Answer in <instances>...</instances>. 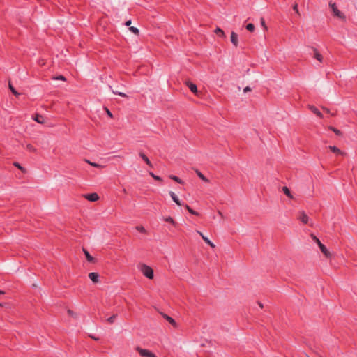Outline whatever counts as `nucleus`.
Returning <instances> with one entry per match:
<instances>
[{"mask_svg": "<svg viewBox=\"0 0 357 357\" xmlns=\"http://www.w3.org/2000/svg\"><path fill=\"white\" fill-rule=\"evenodd\" d=\"M311 237L314 240V241L317 243L321 252L326 256V257L329 258L331 257V253L328 250L324 244H322L319 239L313 234H311Z\"/></svg>", "mask_w": 357, "mask_h": 357, "instance_id": "f257e3e1", "label": "nucleus"}, {"mask_svg": "<svg viewBox=\"0 0 357 357\" xmlns=\"http://www.w3.org/2000/svg\"><path fill=\"white\" fill-rule=\"evenodd\" d=\"M329 6H330V8L332 10V12H333L334 16L338 17L339 19H341V20L345 21V20H346L345 15H344V13H342L341 11H340L338 10L335 3L330 2L329 3Z\"/></svg>", "mask_w": 357, "mask_h": 357, "instance_id": "f03ea898", "label": "nucleus"}, {"mask_svg": "<svg viewBox=\"0 0 357 357\" xmlns=\"http://www.w3.org/2000/svg\"><path fill=\"white\" fill-rule=\"evenodd\" d=\"M140 271L142 273V274L144 276H146V278H148L149 279L153 278V276H154L153 271L150 266H149L146 264H142L140 268Z\"/></svg>", "mask_w": 357, "mask_h": 357, "instance_id": "7ed1b4c3", "label": "nucleus"}, {"mask_svg": "<svg viewBox=\"0 0 357 357\" xmlns=\"http://www.w3.org/2000/svg\"><path fill=\"white\" fill-rule=\"evenodd\" d=\"M136 350L142 357H157L152 351L148 349L137 347H136Z\"/></svg>", "mask_w": 357, "mask_h": 357, "instance_id": "20e7f679", "label": "nucleus"}, {"mask_svg": "<svg viewBox=\"0 0 357 357\" xmlns=\"http://www.w3.org/2000/svg\"><path fill=\"white\" fill-rule=\"evenodd\" d=\"M197 234L200 235V236L202 238V239L204 241V242L208 244L210 247L212 248H214L215 247V244L211 242L206 236H205L201 231H196Z\"/></svg>", "mask_w": 357, "mask_h": 357, "instance_id": "39448f33", "label": "nucleus"}, {"mask_svg": "<svg viewBox=\"0 0 357 357\" xmlns=\"http://www.w3.org/2000/svg\"><path fill=\"white\" fill-rule=\"evenodd\" d=\"M298 219L300 220L303 224H307L309 221V218L304 211L299 213Z\"/></svg>", "mask_w": 357, "mask_h": 357, "instance_id": "423d86ee", "label": "nucleus"}, {"mask_svg": "<svg viewBox=\"0 0 357 357\" xmlns=\"http://www.w3.org/2000/svg\"><path fill=\"white\" fill-rule=\"evenodd\" d=\"M85 197L87 200L90 202H96L99 199V197L97 193H91L85 195Z\"/></svg>", "mask_w": 357, "mask_h": 357, "instance_id": "0eeeda50", "label": "nucleus"}, {"mask_svg": "<svg viewBox=\"0 0 357 357\" xmlns=\"http://www.w3.org/2000/svg\"><path fill=\"white\" fill-rule=\"evenodd\" d=\"M169 195L172 200L178 205V206H183V204L180 202L178 197L177 195L172 191L169 192Z\"/></svg>", "mask_w": 357, "mask_h": 357, "instance_id": "6e6552de", "label": "nucleus"}, {"mask_svg": "<svg viewBox=\"0 0 357 357\" xmlns=\"http://www.w3.org/2000/svg\"><path fill=\"white\" fill-rule=\"evenodd\" d=\"M89 278L94 283H98L99 281V274L96 272H92L89 274Z\"/></svg>", "mask_w": 357, "mask_h": 357, "instance_id": "1a4fd4ad", "label": "nucleus"}, {"mask_svg": "<svg viewBox=\"0 0 357 357\" xmlns=\"http://www.w3.org/2000/svg\"><path fill=\"white\" fill-rule=\"evenodd\" d=\"M231 42L235 47L238 46V35L234 31H232L231 33Z\"/></svg>", "mask_w": 357, "mask_h": 357, "instance_id": "9d476101", "label": "nucleus"}, {"mask_svg": "<svg viewBox=\"0 0 357 357\" xmlns=\"http://www.w3.org/2000/svg\"><path fill=\"white\" fill-rule=\"evenodd\" d=\"M186 85L188 86V87L190 89V90L195 94H197L198 91H197V87L196 86V84L190 82H186Z\"/></svg>", "mask_w": 357, "mask_h": 357, "instance_id": "9b49d317", "label": "nucleus"}, {"mask_svg": "<svg viewBox=\"0 0 357 357\" xmlns=\"http://www.w3.org/2000/svg\"><path fill=\"white\" fill-rule=\"evenodd\" d=\"M309 109L314 114H316L318 117H319V118H322L323 117V115H322L321 112L316 107H314V105H309Z\"/></svg>", "mask_w": 357, "mask_h": 357, "instance_id": "f8f14e48", "label": "nucleus"}, {"mask_svg": "<svg viewBox=\"0 0 357 357\" xmlns=\"http://www.w3.org/2000/svg\"><path fill=\"white\" fill-rule=\"evenodd\" d=\"M162 315V317L169 322L174 327H176L177 324L175 321V320L172 318L171 317H169V315L166 314H163L162 313L161 314Z\"/></svg>", "mask_w": 357, "mask_h": 357, "instance_id": "ddd939ff", "label": "nucleus"}, {"mask_svg": "<svg viewBox=\"0 0 357 357\" xmlns=\"http://www.w3.org/2000/svg\"><path fill=\"white\" fill-rule=\"evenodd\" d=\"M83 252L86 257V259L89 262H91V263H95V261L96 259H94L93 257H92L89 252L84 248H83Z\"/></svg>", "mask_w": 357, "mask_h": 357, "instance_id": "4468645a", "label": "nucleus"}, {"mask_svg": "<svg viewBox=\"0 0 357 357\" xmlns=\"http://www.w3.org/2000/svg\"><path fill=\"white\" fill-rule=\"evenodd\" d=\"M139 156L150 167H153L152 163L144 153H139Z\"/></svg>", "mask_w": 357, "mask_h": 357, "instance_id": "2eb2a0df", "label": "nucleus"}, {"mask_svg": "<svg viewBox=\"0 0 357 357\" xmlns=\"http://www.w3.org/2000/svg\"><path fill=\"white\" fill-rule=\"evenodd\" d=\"M329 149L334 153H336L337 155H343V152L338 149L337 146H329Z\"/></svg>", "mask_w": 357, "mask_h": 357, "instance_id": "dca6fc26", "label": "nucleus"}, {"mask_svg": "<svg viewBox=\"0 0 357 357\" xmlns=\"http://www.w3.org/2000/svg\"><path fill=\"white\" fill-rule=\"evenodd\" d=\"M33 119L40 124H43L45 123L44 117L38 114H36Z\"/></svg>", "mask_w": 357, "mask_h": 357, "instance_id": "f3484780", "label": "nucleus"}, {"mask_svg": "<svg viewBox=\"0 0 357 357\" xmlns=\"http://www.w3.org/2000/svg\"><path fill=\"white\" fill-rule=\"evenodd\" d=\"M314 58L317 59L319 62H322L323 61L322 55L317 51V49H314Z\"/></svg>", "mask_w": 357, "mask_h": 357, "instance_id": "a211bd4d", "label": "nucleus"}, {"mask_svg": "<svg viewBox=\"0 0 357 357\" xmlns=\"http://www.w3.org/2000/svg\"><path fill=\"white\" fill-rule=\"evenodd\" d=\"M283 192L289 198L292 199L293 196L291 195V193L289 190V189L287 186H284L282 188Z\"/></svg>", "mask_w": 357, "mask_h": 357, "instance_id": "6ab92c4d", "label": "nucleus"}, {"mask_svg": "<svg viewBox=\"0 0 357 357\" xmlns=\"http://www.w3.org/2000/svg\"><path fill=\"white\" fill-rule=\"evenodd\" d=\"M8 86L13 94H14L16 97H18L20 96V93H18L15 89L13 86V85L9 82Z\"/></svg>", "mask_w": 357, "mask_h": 357, "instance_id": "aec40b11", "label": "nucleus"}, {"mask_svg": "<svg viewBox=\"0 0 357 357\" xmlns=\"http://www.w3.org/2000/svg\"><path fill=\"white\" fill-rule=\"evenodd\" d=\"M197 176L204 182H209V180L204 175L202 174L199 171L197 170Z\"/></svg>", "mask_w": 357, "mask_h": 357, "instance_id": "412c9836", "label": "nucleus"}, {"mask_svg": "<svg viewBox=\"0 0 357 357\" xmlns=\"http://www.w3.org/2000/svg\"><path fill=\"white\" fill-rule=\"evenodd\" d=\"M169 178L172 180H174V181L177 182L178 183H180V184H182L183 183V181L178 176H174V175H170L169 176Z\"/></svg>", "mask_w": 357, "mask_h": 357, "instance_id": "4be33fe9", "label": "nucleus"}, {"mask_svg": "<svg viewBox=\"0 0 357 357\" xmlns=\"http://www.w3.org/2000/svg\"><path fill=\"white\" fill-rule=\"evenodd\" d=\"M164 220H165V222H169L170 224H172V225H174V226H176V222L174 220V219H173L172 217H170V216L165 218L164 219Z\"/></svg>", "mask_w": 357, "mask_h": 357, "instance_id": "5701e85b", "label": "nucleus"}, {"mask_svg": "<svg viewBox=\"0 0 357 357\" xmlns=\"http://www.w3.org/2000/svg\"><path fill=\"white\" fill-rule=\"evenodd\" d=\"M135 229H136V230H137L138 231H139V232H141L142 234H146L147 233V231L146 230V229L143 226H141V225L137 226V227H135Z\"/></svg>", "mask_w": 357, "mask_h": 357, "instance_id": "b1692460", "label": "nucleus"}, {"mask_svg": "<svg viewBox=\"0 0 357 357\" xmlns=\"http://www.w3.org/2000/svg\"><path fill=\"white\" fill-rule=\"evenodd\" d=\"M215 33L220 37L225 36V33L220 28H216Z\"/></svg>", "mask_w": 357, "mask_h": 357, "instance_id": "393cba45", "label": "nucleus"}, {"mask_svg": "<svg viewBox=\"0 0 357 357\" xmlns=\"http://www.w3.org/2000/svg\"><path fill=\"white\" fill-rule=\"evenodd\" d=\"M329 129L331 130L332 131H333L335 132V135H338V136H340L342 135V132L338 130V129H336L332 126L329 127Z\"/></svg>", "mask_w": 357, "mask_h": 357, "instance_id": "a878e982", "label": "nucleus"}, {"mask_svg": "<svg viewBox=\"0 0 357 357\" xmlns=\"http://www.w3.org/2000/svg\"><path fill=\"white\" fill-rule=\"evenodd\" d=\"M246 29L250 32H252L255 31V25L252 23H250L246 25Z\"/></svg>", "mask_w": 357, "mask_h": 357, "instance_id": "bb28decb", "label": "nucleus"}, {"mask_svg": "<svg viewBox=\"0 0 357 357\" xmlns=\"http://www.w3.org/2000/svg\"><path fill=\"white\" fill-rule=\"evenodd\" d=\"M116 317H117V314H113L112 316H111L110 317H109L107 319V321L109 323V324H113L116 319Z\"/></svg>", "mask_w": 357, "mask_h": 357, "instance_id": "cd10ccee", "label": "nucleus"}, {"mask_svg": "<svg viewBox=\"0 0 357 357\" xmlns=\"http://www.w3.org/2000/svg\"><path fill=\"white\" fill-rule=\"evenodd\" d=\"M26 149L30 152H35L36 151V149L30 144H26Z\"/></svg>", "mask_w": 357, "mask_h": 357, "instance_id": "c85d7f7f", "label": "nucleus"}, {"mask_svg": "<svg viewBox=\"0 0 357 357\" xmlns=\"http://www.w3.org/2000/svg\"><path fill=\"white\" fill-rule=\"evenodd\" d=\"M149 175L152 176L155 180L162 181V179L159 176L155 175L153 172H150Z\"/></svg>", "mask_w": 357, "mask_h": 357, "instance_id": "c756f323", "label": "nucleus"}, {"mask_svg": "<svg viewBox=\"0 0 357 357\" xmlns=\"http://www.w3.org/2000/svg\"><path fill=\"white\" fill-rule=\"evenodd\" d=\"M130 31H132L135 35H139V31L137 27L131 26L129 28Z\"/></svg>", "mask_w": 357, "mask_h": 357, "instance_id": "7c9ffc66", "label": "nucleus"}, {"mask_svg": "<svg viewBox=\"0 0 357 357\" xmlns=\"http://www.w3.org/2000/svg\"><path fill=\"white\" fill-rule=\"evenodd\" d=\"M112 91L114 94H116V95H119L121 97H127V95L123 92H120V91H114L112 89Z\"/></svg>", "mask_w": 357, "mask_h": 357, "instance_id": "2f4dec72", "label": "nucleus"}, {"mask_svg": "<svg viewBox=\"0 0 357 357\" xmlns=\"http://www.w3.org/2000/svg\"><path fill=\"white\" fill-rule=\"evenodd\" d=\"M293 10L296 13V14L300 16L301 14H300V12L298 10V3H294V5L293 6Z\"/></svg>", "mask_w": 357, "mask_h": 357, "instance_id": "473e14b6", "label": "nucleus"}, {"mask_svg": "<svg viewBox=\"0 0 357 357\" xmlns=\"http://www.w3.org/2000/svg\"><path fill=\"white\" fill-rule=\"evenodd\" d=\"M260 22H261V25L264 27V29L265 30H266L267 29V26H266L265 20H264V19L263 17L261 18Z\"/></svg>", "mask_w": 357, "mask_h": 357, "instance_id": "72a5a7b5", "label": "nucleus"}, {"mask_svg": "<svg viewBox=\"0 0 357 357\" xmlns=\"http://www.w3.org/2000/svg\"><path fill=\"white\" fill-rule=\"evenodd\" d=\"M14 165L21 169L22 172H25V169L18 162H15Z\"/></svg>", "mask_w": 357, "mask_h": 357, "instance_id": "f704fd0d", "label": "nucleus"}, {"mask_svg": "<svg viewBox=\"0 0 357 357\" xmlns=\"http://www.w3.org/2000/svg\"><path fill=\"white\" fill-rule=\"evenodd\" d=\"M189 213L192 214V215H199V213L195 211H194L192 208H191L190 211H189Z\"/></svg>", "mask_w": 357, "mask_h": 357, "instance_id": "c9c22d12", "label": "nucleus"}, {"mask_svg": "<svg viewBox=\"0 0 357 357\" xmlns=\"http://www.w3.org/2000/svg\"><path fill=\"white\" fill-rule=\"evenodd\" d=\"M55 79H58V80H66V78L63 75H59L56 77H55Z\"/></svg>", "mask_w": 357, "mask_h": 357, "instance_id": "e433bc0d", "label": "nucleus"}, {"mask_svg": "<svg viewBox=\"0 0 357 357\" xmlns=\"http://www.w3.org/2000/svg\"><path fill=\"white\" fill-rule=\"evenodd\" d=\"M86 162H87L88 163H89L91 166H93V167H99V166H100L99 165H98V164H96V163H94V162H89V160H86Z\"/></svg>", "mask_w": 357, "mask_h": 357, "instance_id": "4c0bfd02", "label": "nucleus"}, {"mask_svg": "<svg viewBox=\"0 0 357 357\" xmlns=\"http://www.w3.org/2000/svg\"><path fill=\"white\" fill-rule=\"evenodd\" d=\"M250 91H251V88L250 86H246L243 89L244 93H247V92Z\"/></svg>", "mask_w": 357, "mask_h": 357, "instance_id": "58836bf2", "label": "nucleus"}, {"mask_svg": "<svg viewBox=\"0 0 357 357\" xmlns=\"http://www.w3.org/2000/svg\"><path fill=\"white\" fill-rule=\"evenodd\" d=\"M89 336L91 338H92L93 340H99V338H98V337H96V336H94V335H89Z\"/></svg>", "mask_w": 357, "mask_h": 357, "instance_id": "ea45409f", "label": "nucleus"}, {"mask_svg": "<svg viewBox=\"0 0 357 357\" xmlns=\"http://www.w3.org/2000/svg\"><path fill=\"white\" fill-rule=\"evenodd\" d=\"M131 24V20H128L125 22V25L129 26Z\"/></svg>", "mask_w": 357, "mask_h": 357, "instance_id": "a19ab883", "label": "nucleus"}, {"mask_svg": "<svg viewBox=\"0 0 357 357\" xmlns=\"http://www.w3.org/2000/svg\"><path fill=\"white\" fill-rule=\"evenodd\" d=\"M106 111H107V115L109 116L110 117H112V114L111 113V112L108 109H106Z\"/></svg>", "mask_w": 357, "mask_h": 357, "instance_id": "79ce46f5", "label": "nucleus"}, {"mask_svg": "<svg viewBox=\"0 0 357 357\" xmlns=\"http://www.w3.org/2000/svg\"><path fill=\"white\" fill-rule=\"evenodd\" d=\"M68 313L70 316H74V312L72 310H68Z\"/></svg>", "mask_w": 357, "mask_h": 357, "instance_id": "37998d69", "label": "nucleus"}, {"mask_svg": "<svg viewBox=\"0 0 357 357\" xmlns=\"http://www.w3.org/2000/svg\"><path fill=\"white\" fill-rule=\"evenodd\" d=\"M185 208L188 211L191 209V208H190L188 205H187V204H185Z\"/></svg>", "mask_w": 357, "mask_h": 357, "instance_id": "c03bdc74", "label": "nucleus"}, {"mask_svg": "<svg viewBox=\"0 0 357 357\" xmlns=\"http://www.w3.org/2000/svg\"><path fill=\"white\" fill-rule=\"evenodd\" d=\"M323 109H324L326 112H327V113H329V112H330L329 109H327V108H323Z\"/></svg>", "mask_w": 357, "mask_h": 357, "instance_id": "a18cd8bd", "label": "nucleus"}, {"mask_svg": "<svg viewBox=\"0 0 357 357\" xmlns=\"http://www.w3.org/2000/svg\"><path fill=\"white\" fill-rule=\"evenodd\" d=\"M258 303H259V307H260L261 308H263V307H264V306H263V304H262L261 303H260V302H259Z\"/></svg>", "mask_w": 357, "mask_h": 357, "instance_id": "49530a36", "label": "nucleus"}, {"mask_svg": "<svg viewBox=\"0 0 357 357\" xmlns=\"http://www.w3.org/2000/svg\"><path fill=\"white\" fill-rule=\"evenodd\" d=\"M4 294V292L3 291L0 290V294Z\"/></svg>", "mask_w": 357, "mask_h": 357, "instance_id": "de8ad7c7", "label": "nucleus"}, {"mask_svg": "<svg viewBox=\"0 0 357 357\" xmlns=\"http://www.w3.org/2000/svg\"><path fill=\"white\" fill-rule=\"evenodd\" d=\"M219 215H222V213L220 211H218Z\"/></svg>", "mask_w": 357, "mask_h": 357, "instance_id": "09e8293b", "label": "nucleus"}, {"mask_svg": "<svg viewBox=\"0 0 357 357\" xmlns=\"http://www.w3.org/2000/svg\"><path fill=\"white\" fill-rule=\"evenodd\" d=\"M0 306H1V304L0 303Z\"/></svg>", "mask_w": 357, "mask_h": 357, "instance_id": "8fccbe9b", "label": "nucleus"}]
</instances>
